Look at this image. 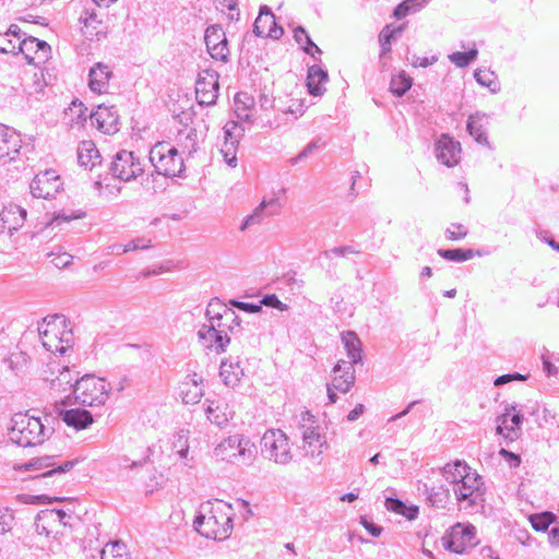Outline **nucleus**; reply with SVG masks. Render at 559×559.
Listing matches in <instances>:
<instances>
[{
    "instance_id": "obj_1",
    "label": "nucleus",
    "mask_w": 559,
    "mask_h": 559,
    "mask_svg": "<svg viewBox=\"0 0 559 559\" xmlns=\"http://www.w3.org/2000/svg\"><path fill=\"white\" fill-rule=\"evenodd\" d=\"M195 530L211 539H226L233 528L231 509L222 501L207 502L194 521Z\"/></svg>"
},
{
    "instance_id": "obj_2",
    "label": "nucleus",
    "mask_w": 559,
    "mask_h": 559,
    "mask_svg": "<svg viewBox=\"0 0 559 559\" xmlns=\"http://www.w3.org/2000/svg\"><path fill=\"white\" fill-rule=\"evenodd\" d=\"M222 312H217L212 316L214 312V306L211 305L207 311L210 316V324H203L198 332L200 340L203 341V345L206 348L214 349L216 352H223L227 344L229 343V335L227 329V321L235 320V312L225 307L217 305Z\"/></svg>"
},
{
    "instance_id": "obj_3",
    "label": "nucleus",
    "mask_w": 559,
    "mask_h": 559,
    "mask_svg": "<svg viewBox=\"0 0 559 559\" xmlns=\"http://www.w3.org/2000/svg\"><path fill=\"white\" fill-rule=\"evenodd\" d=\"M39 335L43 346L51 353L63 354L73 343L72 330L63 316L45 318L39 328Z\"/></svg>"
},
{
    "instance_id": "obj_4",
    "label": "nucleus",
    "mask_w": 559,
    "mask_h": 559,
    "mask_svg": "<svg viewBox=\"0 0 559 559\" xmlns=\"http://www.w3.org/2000/svg\"><path fill=\"white\" fill-rule=\"evenodd\" d=\"M10 440L20 447H35L43 443L45 428L39 417L26 413H16L9 429Z\"/></svg>"
},
{
    "instance_id": "obj_5",
    "label": "nucleus",
    "mask_w": 559,
    "mask_h": 559,
    "mask_svg": "<svg viewBox=\"0 0 559 559\" xmlns=\"http://www.w3.org/2000/svg\"><path fill=\"white\" fill-rule=\"evenodd\" d=\"M150 160L158 174L176 176L183 168V159L177 148L167 142H158L150 152Z\"/></svg>"
},
{
    "instance_id": "obj_6",
    "label": "nucleus",
    "mask_w": 559,
    "mask_h": 559,
    "mask_svg": "<svg viewBox=\"0 0 559 559\" xmlns=\"http://www.w3.org/2000/svg\"><path fill=\"white\" fill-rule=\"evenodd\" d=\"M109 393V384L102 378L84 376L74 388L75 400L87 406L103 405Z\"/></svg>"
},
{
    "instance_id": "obj_7",
    "label": "nucleus",
    "mask_w": 559,
    "mask_h": 559,
    "mask_svg": "<svg viewBox=\"0 0 559 559\" xmlns=\"http://www.w3.org/2000/svg\"><path fill=\"white\" fill-rule=\"evenodd\" d=\"M261 452L265 459L274 463H285L290 455L287 436L278 429L267 430L261 440Z\"/></svg>"
},
{
    "instance_id": "obj_8",
    "label": "nucleus",
    "mask_w": 559,
    "mask_h": 559,
    "mask_svg": "<svg viewBox=\"0 0 559 559\" xmlns=\"http://www.w3.org/2000/svg\"><path fill=\"white\" fill-rule=\"evenodd\" d=\"M253 443L249 438L240 435L224 439L216 448L215 455L221 461L235 463L252 453Z\"/></svg>"
},
{
    "instance_id": "obj_9",
    "label": "nucleus",
    "mask_w": 559,
    "mask_h": 559,
    "mask_svg": "<svg viewBox=\"0 0 559 559\" xmlns=\"http://www.w3.org/2000/svg\"><path fill=\"white\" fill-rule=\"evenodd\" d=\"M75 516L73 510L52 509L39 513L36 522V531L40 535L56 536L60 533V528L71 525V520Z\"/></svg>"
},
{
    "instance_id": "obj_10",
    "label": "nucleus",
    "mask_w": 559,
    "mask_h": 559,
    "mask_svg": "<svg viewBox=\"0 0 559 559\" xmlns=\"http://www.w3.org/2000/svg\"><path fill=\"white\" fill-rule=\"evenodd\" d=\"M443 547L454 554H463L475 545V527L471 524L457 523L442 537Z\"/></svg>"
},
{
    "instance_id": "obj_11",
    "label": "nucleus",
    "mask_w": 559,
    "mask_h": 559,
    "mask_svg": "<svg viewBox=\"0 0 559 559\" xmlns=\"http://www.w3.org/2000/svg\"><path fill=\"white\" fill-rule=\"evenodd\" d=\"M63 189V180L56 170L38 173L31 181L29 190L38 199H52Z\"/></svg>"
},
{
    "instance_id": "obj_12",
    "label": "nucleus",
    "mask_w": 559,
    "mask_h": 559,
    "mask_svg": "<svg viewBox=\"0 0 559 559\" xmlns=\"http://www.w3.org/2000/svg\"><path fill=\"white\" fill-rule=\"evenodd\" d=\"M523 415L515 406H510L504 409L496 419V431L506 441L513 442L522 435Z\"/></svg>"
},
{
    "instance_id": "obj_13",
    "label": "nucleus",
    "mask_w": 559,
    "mask_h": 559,
    "mask_svg": "<svg viewBox=\"0 0 559 559\" xmlns=\"http://www.w3.org/2000/svg\"><path fill=\"white\" fill-rule=\"evenodd\" d=\"M355 383V370L352 364L337 362L333 368V378L331 385L328 386V396L331 404L336 403L337 394L346 393Z\"/></svg>"
},
{
    "instance_id": "obj_14",
    "label": "nucleus",
    "mask_w": 559,
    "mask_h": 559,
    "mask_svg": "<svg viewBox=\"0 0 559 559\" xmlns=\"http://www.w3.org/2000/svg\"><path fill=\"white\" fill-rule=\"evenodd\" d=\"M218 74L212 70L202 71L195 82V97L200 105H213L218 96Z\"/></svg>"
},
{
    "instance_id": "obj_15",
    "label": "nucleus",
    "mask_w": 559,
    "mask_h": 559,
    "mask_svg": "<svg viewBox=\"0 0 559 559\" xmlns=\"http://www.w3.org/2000/svg\"><path fill=\"white\" fill-rule=\"evenodd\" d=\"M111 170L114 175L129 181L142 174V165L132 152L122 151L117 154Z\"/></svg>"
},
{
    "instance_id": "obj_16",
    "label": "nucleus",
    "mask_w": 559,
    "mask_h": 559,
    "mask_svg": "<svg viewBox=\"0 0 559 559\" xmlns=\"http://www.w3.org/2000/svg\"><path fill=\"white\" fill-rule=\"evenodd\" d=\"M205 45L212 58L226 61L229 55L228 40L221 26L212 25L206 28L204 36Z\"/></svg>"
},
{
    "instance_id": "obj_17",
    "label": "nucleus",
    "mask_w": 559,
    "mask_h": 559,
    "mask_svg": "<svg viewBox=\"0 0 559 559\" xmlns=\"http://www.w3.org/2000/svg\"><path fill=\"white\" fill-rule=\"evenodd\" d=\"M20 51L23 53L28 63L36 68L44 64L50 58V46L35 37H28L20 41Z\"/></svg>"
},
{
    "instance_id": "obj_18",
    "label": "nucleus",
    "mask_w": 559,
    "mask_h": 559,
    "mask_svg": "<svg viewBox=\"0 0 559 559\" xmlns=\"http://www.w3.org/2000/svg\"><path fill=\"white\" fill-rule=\"evenodd\" d=\"M96 128L107 134H115L119 130V115L114 106L99 105L90 115Z\"/></svg>"
},
{
    "instance_id": "obj_19",
    "label": "nucleus",
    "mask_w": 559,
    "mask_h": 559,
    "mask_svg": "<svg viewBox=\"0 0 559 559\" xmlns=\"http://www.w3.org/2000/svg\"><path fill=\"white\" fill-rule=\"evenodd\" d=\"M26 210L17 204H9L0 211V230L12 233L19 229L25 221Z\"/></svg>"
},
{
    "instance_id": "obj_20",
    "label": "nucleus",
    "mask_w": 559,
    "mask_h": 559,
    "mask_svg": "<svg viewBox=\"0 0 559 559\" xmlns=\"http://www.w3.org/2000/svg\"><path fill=\"white\" fill-rule=\"evenodd\" d=\"M254 33L260 37L278 39L284 31L277 26L274 14L269 10H261L254 22Z\"/></svg>"
},
{
    "instance_id": "obj_21",
    "label": "nucleus",
    "mask_w": 559,
    "mask_h": 559,
    "mask_svg": "<svg viewBox=\"0 0 559 559\" xmlns=\"http://www.w3.org/2000/svg\"><path fill=\"white\" fill-rule=\"evenodd\" d=\"M21 136L12 128L0 124V158L13 159L21 148Z\"/></svg>"
},
{
    "instance_id": "obj_22",
    "label": "nucleus",
    "mask_w": 559,
    "mask_h": 559,
    "mask_svg": "<svg viewBox=\"0 0 559 559\" xmlns=\"http://www.w3.org/2000/svg\"><path fill=\"white\" fill-rule=\"evenodd\" d=\"M112 71L105 63L98 62L90 70V88L97 94H105L109 90Z\"/></svg>"
},
{
    "instance_id": "obj_23",
    "label": "nucleus",
    "mask_w": 559,
    "mask_h": 559,
    "mask_svg": "<svg viewBox=\"0 0 559 559\" xmlns=\"http://www.w3.org/2000/svg\"><path fill=\"white\" fill-rule=\"evenodd\" d=\"M437 152L439 159L447 166L457 164L460 159L461 148L457 142H454L449 136H441L437 144Z\"/></svg>"
},
{
    "instance_id": "obj_24",
    "label": "nucleus",
    "mask_w": 559,
    "mask_h": 559,
    "mask_svg": "<svg viewBox=\"0 0 559 559\" xmlns=\"http://www.w3.org/2000/svg\"><path fill=\"white\" fill-rule=\"evenodd\" d=\"M239 127L237 123H227L224 128L225 141L221 148L222 154L228 165H233L236 160V148L238 145V138L235 134Z\"/></svg>"
},
{
    "instance_id": "obj_25",
    "label": "nucleus",
    "mask_w": 559,
    "mask_h": 559,
    "mask_svg": "<svg viewBox=\"0 0 559 559\" xmlns=\"http://www.w3.org/2000/svg\"><path fill=\"white\" fill-rule=\"evenodd\" d=\"M479 476L472 471L469 474H465V477L453 487V491L457 500H466L479 489Z\"/></svg>"
},
{
    "instance_id": "obj_26",
    "label": "nucleus",
    "mask_w": 559,
    "mask_h": 559,
    "mask_svg": "<svg viewBox=\"0 0 559 559\" xmlns=\"http://www.w3.org/2000/svg\"><path fill=\"white\" fill-rule=\"evenodd\" d=\"M328 83V73L319 67H311L308 70L307 87L311 95L320 96L325 91Z\"/></svg>"
},
{
    "instance_id": "obj_27",
    "label": "nucleus",
    "mask_w": 559,
    "mask_h": 559,
    "mask_svg": "<svg viewBox=\"0 0 559 559\" xmlns=\"http://www.w3.org/2000/svg\"><path fill=\"white\" fill-rule=\"evenodd\" d=\"M180 392L182 400L186 404H195L198 403L203 395V384L202 379L199 380L194 378L186 379L180 385Z\"/></svg>"
},
{
    "instance_id": "obj_28",
    "label": "nucleus",
    "mask_w": 559,
    "mask_h": 559,
    "mask_svg": "<svg viewBox=\"0 0 559 559\" xmlns=\"http://www.w3.org/2000/svg\"><path fill=\"white\" fill-rule=\"evenodd\" d=\"M62 418L68 426L78 430L84 429L93 423L92 414L88 411L79 408L66 411Z\"/></svg>"
},
{
    "instance_id": "obj_29",
    "label": "nucleus",
    "mask_w": 559,
    "mask_h": 559,
    "mask_svg": "<svg viewBox=\"0 0 559 559\" xmlns=\"http://www.w3.org/2000/svg\"><path fill=\"white\" fill-rule=\"evenodd\" d=\"M443 477L453 484V487L460 483L461 479L465 477V474H469L472 472L471 467L462 461H454L447 463L441 468Z\"/></svg>"
},
{
    "instance_id": "obj_30",
    "label": "nucleus",
    "mask_w": 559,
    "mask_h": 559,
    "mask_svg": "<svg viewBox=\"0 0 559 559\" xmlns=\"http://www.w3.org/2000/svg\"><path fill=\"white\" fill-rule=\"evenodd\" d=\"M79 162L85 167H94L99 163V152L92 141H83L78 150Z\"/></svg>"
},
{
    "instance_id": "obj_31",
    "label": "nucleus",
    "mask_w": 559,
    "mask_h": 559,
    "mask_svg": "<svg viewBox=\"0 0 559 559\" xmlns=\"http://www.w3.org/2000/svg\"><path fill=\"white\" fill-rule=\"evenodd\" d=\"M294 38L302 46V49L311 57L319 59L322 55L321 49L310 39L304 27L298 26L294 29Z\"/></svg>"
},
{
    "instance_id": "obj_32",
    "label": "nucleus",
    "mask_w": 559,
    "mask_h": 559,
    "mask_svg": "<svg viewBox=\"0 0 559 559\" xmlns=\"http://www.w3.org/2000/svg\"><path fill=\"white\" fill-rule=\"evenodd\" d=\"M404 29V25H386L379 34V43L381 46V56H385L391 51V40L400 35Z\"/></svg>"
},
{
    "instance_id": "obj_33",
    "label": "nucleus",
    "mask_w": 559,
    "mask_h": 559,
    "mask_svg": "<svg viewBox=\"0 0 559 559\" xmlns=\"http://www.w3.org/2000/svg\"><path fill=\"white\" fill-rule=\"evenodd\" d=\"M47 379L51 382L56 380H62L66 383L71 382L70 370L67 366H61L60 361L57 359H52L47 364Z\"/></svg>"
},
{
    "instance_id": "obj_34",
    "label": "nucleus",
    "mask_w": 559,
    "mask_h": 559,
    "mask_svg": "<svg viewBox=\"0 0 559 559\" xmlns=\"http://www.w3.org/2000/svg\"><path fill=\"white\" fill-rule=\"evenodd\" d=\"M342 341L347 349V354L350 358L348 364L352 366L360 360V342L355 333L346 332L342 335Z\"/></svg>"
},
{
    "instance_id": "obj_35",
    "label": "nucleus",
    "mask_w": 559,
    "mask_h": 559,
    "mask_svg": "<svg viewBox=\"0 0 559 559\" xmlns=\"http://www.w3.org/2000/svg\"><path fill=\"white\" fill-rule=\"evenodd\" d=\"M439 254L450 261H466L473 259L474 257H481V251H474L473 249H451V250H440Z\"/></svg>"
},
{
    "instance_id": "obj_36",
    "label": "nucleus",
    "mask_w": 559,
    "mask_h": 559,
    "mask_svg": "<svg viewBox=\"0 0 559 559\" xmlns=\"http://www.w3.org/2000/svg\"><path fill=\"white\" fill-rule=\"evenodd\" d=\"M219 374L225 384L234 386L239 382L240 377L242 376V370L239 366L224 362L221 366Z\"/></svg>"
},
{
    "instance_id": "obj_37",
    "label": "nucleus",
    "mask_w": 559,
    "mask_h": 559,
    "mask_svg": "<svg viewBox=\"0 0 559 559\" xmlns=\"http://www.w3.org/2000/svg\"><path fill=\"white\" fill-rule=\"evenodd\" d=\"M412 86V78L404 72H401L391 79L390 88L396 96L404 95Z\"/></svg>"
},
{
    "instance_id": "obj_38",
    "label": "nucleus",
    "mask_w": 559,
    "mask_h": 559,
    "mask_svg": "<svg viewBox=\"0 0 559 559\" xmlns=\"http://www.w3.org/2000/svg\"><path fill=\"white\" fill-rule=\"evenodd\" d=\"M102 559H129L126 545L120 542L107 544L102 551Z\"/></svg>"
},
{
    "instance_id": "obj_39",
    "label": "nucleus",
    "mask_w": 559,
    "mask_h": 559,
    "mask_svg": "<svg viewBox=\"0 0 559 559\" xmlns=\"http://www.w3.org/2000/svg\"><path fill=\"white\" fill-rule=\"evenodd\" d=\"M67 115L72 122L82 124L91 114H88L87 107L82 102L73 100L67 110Z\"/></svg>"
},
{
    "instance_id": "obj_40",
    "label": "nucleus",
    "mask_w": 559,
    "mask_h": 559,
    "mask_svg": "<svg viewBox=\"0 0 559 559\" xmlns=\"http://www.w3.org/2000/svg\"><path fill=\"white\" fill-rule=\"evenodd\" d=\"M478 51L476 48H472L468 51H456L449 56V59L456 67L464 68L467 67L472 61L476 59Z\"/></svg>"
},
{
    "instance_id": "obj_41",
    "label": "nucleus",
    "mask_w": 559,
    "mask_h": 559,
    "mask_svg": "<svg viewBox=\"0 0 559 559\" xmlns=\"http://www.w3.org/2000/svg\"><path fill=\"white\" fill-rule=\"evenodd\" d=\"M173 445L181 459H187L188 452H189V431L188 430L179 431L174 437Z\"/></svg>"
},
{
    "instance_id": "obj_42",
    "label": "nucleus",
    "mask_w": 559,
    "mask_h": 559,
    "mask_svg": "<svg viewBox=\"0 0 559 559\" xmlns=\"http://www.w3.org/2000/svg\"><path fill=\"white\" fill-rule=\"evenodd\" d=\"M554 521L555 516L550 512H543L530 516V522L537 532L546 531Z\"/></svg>"
},
{
    "instance_id": "obj_43",
    "label": "nucleus",
    "mask_w": 559,
    "mask_h": 559,
    "mask_svg": "<svg viewBox=\"0 0 559 559\" xmlns=\"http://www.w3.org/2000/svg\"><path fill=\"white\" fill-rule=\"evenodd\" d=\"M385 506L388 510L397 514L405 515L409 520L413 519L417 512V510L407 508L402 501L397 499H388Z\"/></svg>"
},
{
    "instance_id": "obj_44",
    "label": "nucleus",
    "mask_w": 559,
    "mask_h": 559,
    "mask_svg": "<svg viewBox=\"0 0 559 559\" xmlns=\"http://www.w3.org/2000/svg\"><path fill=\"white\" fill-rule=\"evenodd\" d=\"M73 466H74V462L68 461V462L59 465L58 467L41 472L36 477H56L58 480H63L66 473L71 471L73 468Z\"/></svg>"
},
{
    "instance_id": "obj_45",
    "label": "nucleus",
    "mask_w": 559,
    "mask_h": 559,
    "mask_svg": "<svg viewBox=\"0 0 559 559\" xmlns=\"http://www.w3.org/2000/svg\"><path fill=\"white\" fill-rule=\"evenodd\" d=\"M32 82H26V87L28 93H41L46 86V82L44 80L43 71L36 68V71L33 73Z\"/></svg>"
},
{
    "instance_id": "obj_46",
    "label": "nucleus",
    "mask_w": 559,
    "mask_h": 559,
    "mask_svg": "<svg viewBox=\"0 0 559 559\" xmlns=\"http://www.w3.org/2000/svg\"><path fill=\"white\" fill-rule=\"evenodd\" d=\"M467 129L477 142L483 143L487 141L483 132V124L479 118L471 117L467 122Z\"/></svg>"
},
{
    "instance_id": "obj_47",
    "label": "nucleus",
    "mask_w": 559,
    "mask_h": 559,
    "mask_svg": "<svg viewBox=\"0 0 559 559\" xmlns=\"http://www.w3.org/2000/svg\"><path fill=\"white\" fill-rule=\"evenodd\" d=\"M447 233L450 240L456 241L467 236V228L460 223H451Z\"/></svg>"
},
{
    "instance_id": "obj_48",
    "label": "nucleus",
    "mask_w": 559,
    "mask_h": 559,
    "mask_svg": "<svg viewBox=\"0 0 559 559\" xmlns=\"http://www.w3.org/2000/svg\"><path fill=\"white\" fill-rule=\"evenodd\" d=\"M84 216L85 213L83 211H71L70 213L62 211L57 216H55L51 224L60 225L61 223H69L73 219H79Z\"/></svg>"
},
{
    "instance_id": "obj_49",
    "label": "nucleus",
    "mask_w": 559,
    "mask_h": 559,
    "mask_svg": "<svg viewBox=\"0 0 559 559\" xmlns=\"http://www.w3.org/2000/svg\"><path fill=\"white\" fill-rule=\"evenodd\" d=\"M13 524V515L8 510L0 508V534L11 531Z\"/></svg>"
},
{
    "instance_id": "obj_50",
    "label": "nucleus",
    "mask_w": 559,
    "mask_h": 559,
    "mask_svg": "<svg viewBox=\"0 0 559 559\" xmlns=\"http://www.w3.org/2000/svg\"><path fill=\"white\" fill-rule=\"evenodd\" d=\"M72 255L66 252L51 254V263L58 269L70 265L72 263Z\"/></svg>"
},
{
    "instance_id": "obj_51",
    "label": "nucleus",
    "mask_w": 559,
    "mask_h": 559,
    "mask_svg": "<svg viewBox=\"0 0 559 559\" xmlns=\"http://www.w3.org/2000/svg\"><path fill=\"white\" fill-rule=\"evenodd\" d=\"M27 356L22 352L13 353L9 359L13 370L22 369L27 364Z\"/></svg>"
},
{
    "instance_id": "obj_52",
    "label": "nucleus",
    "mask_w": 559,
    "mask_h": 559,
    "mask_svg": "<svg viewBox=\"0 0 559 559\" xmlns=\"http://www.w3.org/2000/svg\"><path fill=\"white\" fill-rule=\"evenodd\" d=\"M150 242L147 239L139 238L121 247V251L127 253L132 250L145 249L150 247Z\"/></svg>"
},
{
    "instance_id": "obj_53",
    "label": "nucleus",
    "mask_w": 559,
    "mask_h": 559,
    "mask_svg": "<svg viewBox=\"0 0 559 559\" xmlns=\"http://www.w3.org/2000/svg\"><path fill=\"white\" fill-rule=\"evenodd\" d=\"M260 305H264L267 307L276 308L280 310H284L286 307L283 305V302L277 298L276 295H267L265 296L261 301Z\"/></svg>"
},
{
    "instance_id": "obj_54",
    "label": "nucleus",
    "mask_w": 559,
    "mask_h": 559,
    "mask_svg": "<svg viewBox=\"0 0 559 559\" xmlns=\"http://www.w3.org/2000/svg\"><path fill=\"white\" fill-rule=\"evenodd\" d=\"M231 304L235 307H237L238 309L250 312V313H255L261 310L260 304L255 305V304H249V302H243V301H231Z\"/></svg>"
},
{
    "instance_id": "obj_55",
    "label": "nucleus",
    "mask_w": 559,
    "mask_h": 559,
    "mask_svg": "<svg viewBox=\"0 0 559 559\" xmlns=\"http://www.w3.org/2000/svg\"><path fill=\"white\" fill-rule=\"evenodd\" d=\"M288 111L295 116H301L305 112V106L300 99L292 98L288 106Z\"/></svg>"
},
{
    "instance_id": "obj_56",
    "label": "nucleus",
    "mask_w": 559,
    "mask_h": 559,
    "mask_svg": "<svg viewBox=\"0 0 559 559\" xmlns=\"http://www.w3.org/2000/svg\"><path fill=\"white\" fill-rule=\"evenodd\" d=\"M512 380H525V377L520 373L503 374V376L498 377L493 383L496 386H499V385L506 384Z\"/></svg>"
},
{
    "instance_id": "obj_57",
    "label": "nucleus",
    "mask_w": 559,
    "mask_h": 559,
    "mask_svg": "<svg viewBox=\"0 0 559 559\" xmlns=\"http://www.w3.org/2000/svg\"><path fill=\"white\" fill-rule=\"evenodd\" d=\"M411 11V5H409V2L408 0L400 3L394 12H393V15L396 17V19H403Z\"/></svg>"
},
{
    "instance_id": "obj_58",
    "label": "nucleus",
    "mask_w": 559,
    "mask_h": 559,
    "mask_svg": "<svg viewBox=\"0 0 559 559\" xmlns=\"http://www.w3.org/2000/svg\"><path fill=\"white\" fill-rule=\"evenodd\" d=\"M265 206V202L263 201L259 207H257L253 212L252 215H250L242 224L241 226V230H245L247 228V226L251 223H255L259 221V217H260V214L262 212V210L264 209Z\"/></svg>"
},
{
    "instance_id": "obj_59",
    "label": "nucleus",
    "mask_w": 559,
    "mask_h": 559,
    "mask_svg": "<svg viewBox=\"0 0 559 559\" xmlns=\"http://www.w3.org/2000/svg\"><path fill=\"white\" fill-rule=\"evenodd\" d=\"M48 466L49 465H47V464H43V462L40 460H35L25 465L19 466L17 468L24 469V471H38L39 472V471L47 468Z\"/></svg>"
},
{
    "instance_id": "obj_60",
    "label": "nucleus",
    "mask_w": 559,
    "mask_h": 559,
    "mask_svg": "<svg viewBox=\"0 0 559 559\" xmlns=\"http://www.w3.org/2000/svg\"><path fill=\"white\" fill-rule=\"evenodd\" d=\"M9 37L10 33L0 34V50L3 52H8L10 49L15 48V45H11Z\"/></svg>"
},
{
    "instance_id": "obj_61",
    "label": "nucleus",
    "mask_w": 559,
    "mask_h": 559,
    "mask_svg": "<svg viewBox=\"0 0 559 559\" xmlns=\"http://www.w3.org/2000/svg\"><path fill=\"white\" fill-rule=\"evenodd\" d=\"M304 441L311 447L313 443L321 445L320 436L314 430H309L304 436Z\"/></svg>"
},
{
    "instance_id": "obj_62",
    "label": "nucleus",
    "mask_w": 559,
    "mask_h": 559,
    "mask_svg": "<svg viewBox=\"0 0 559 559\" xmlns=\"http://www.w3.org/2000/svg\"><path fill=\"white\" fill-rule=\"evenodd\" d=\"M364 412H365V406H364V404H360V403H359V404H357V405L355 406V408H354V409H352V411L348 413V415H347V419H348L349 421H355V420H357V419L359 418V416H360Z\"/></svg>"
},
{
    "instance_id": "obj_63",
    "label": "nucleus",
    "mask_w": 559,
    "mask_h": 559,
    "mask_svg": "<svg viewBox=\"0 0 559 559\" xmlns=\"http://www.w3.org/2000/svg\"><path fill=\"white\" fill-rule=\"evenodd\" d=\"M489 76H490V74H489V73H487V72H485V71H478V72H476V73H475V78H476V80H477L480 84H483V85H487L488 87H490V86H491V83H492V81H491V80H489Z\"/></svg>"
},
{
    "instance_id": "obj_64",
    "label": "nucleus",
    "mask_w": 559,
    "mask_h": 559,
    "mask_svg": "<svg viewBox=\"0 0 559 559\" xmlns=\"http://www.w3.org/2000/svg\"><path fill=\"white\" fill-rule=\"evenodd\" d=\"M364 526L372 536H379L382 532V528L376 525L372 522H368L366 520L362 521Z\"/></svg>"
}]
</instances>
